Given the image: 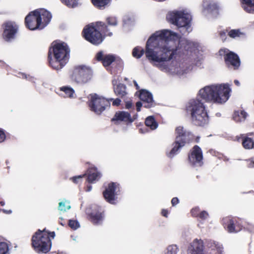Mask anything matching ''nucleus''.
<instances>
[{"label":"nucleus","instance_id":"2","mask_svg":"<svg viewBox=\"0 0 254 254\" xmlns=\"http://www.w3.org/2000/svg\"><path fill=\"white\" fill-rule=\"evenodd\" d=\"M70 52V48L66 43L54 41L49 47L48 54L50 66L57 70L63 68L69 61Z\"/></svg>","mask_w":254,"mask_h":254},{"label":"nucleus","instance_id":"33","mask_svg":"<svg viewBox=\"0 0 254 254\" xmlns=\"http://www.w3.org/2000/svg\"><path fill=\"white\" fill-rule=\"evenodd\" d=\"M144 53V51L142 48L137 47L133 49L132 55L133 57L139 59L143 55Z\"/></svg>","mask_w":254,"mask_h":254},{"label":"nucleus","instance_id":"16","mask_svg":"<svg viewBox=\"0 0 254 254\" xmlns=\"http://www.w3.org/2000/svg\"><path fill=\"white\" fill-rule=\"evenodd\" d=\"M203 153L201 149L197 145H194L188 154V161L192 167H201L203 164Z\"/></svg>","mask_w":254,"mask_h":254},{"label":"nucleus","instance_id":"43","mask_svg":"<svg viewBox=\"0 0 254 254\" xmlns=\"http://www.w3.org/2000/svg\"><path fill=\"white\" fill-rule=\"evenodd\" d=\"M70 206L67 207H65V204L64 202H60L59 203L58 209L59 210L62 211H65L66 210L69 209L70 208Z\"/></svg>","mask_w":254,"mask_h":254},{"label":"nucleus","instance_id":"41","mask_svg":"<svg viewBox=\"0 0 254 254\" xmlns=\"http://www.w3.org/2000/svg\"><path fill=\"white\" fill-rule=\"evenodd\" d=\"M200 212V209L198 207H194L190 210L191 215L193 217H197Z\"/></svg>","mask_w":254,"mask_h":254},{"label":"nucleus","instance_id":"11","mask_svg":"<svg viewBox=\"0 0 254 254\" xmlns=\"http://www.w3.org/2000/svg\"><path fill=\"white\" fill-rule=\"evenodd\" d=\"M92 76V71L90 67L81 65L75 66L70 75L72 80L80 84H84L89 81Z\"/></svg>","mask_w":254,"mask_h":254},{"label":"nucleus","instance_id":"58","mask_svg":"<svg viewBox=\"0 0 254 254\" xmlns=\"http://www.w3.org/2000/svg\"><path fill=\"white\" fill-rule=\"evenodd\" d=\"M199 137H198V136H197V137L196 138V139H195V141H196V142H199Z\"/></svg>","mask_w":254,"mask_h":254},{"label":"nucleus","instance_id":"51","mask_svg":"<svg viewBox=\"0 0 254 254\" xmlns=\"http://www.w3.org/2000/svg\"><path fill=\"white\" fill-rule=\"evenodd\" d=\"M59 224H60L62 226H64L65 225V220L63 218H59Z\"/></svg>","mask_w":254,"mask_h":254},{"label":"nucleus","instance_id":"46","mask_svg":"<svg viewBox=\"0 0 254 254\" xmlns=\"http://www.w3.org/2000/svg\"><path fill=\"white\" fill-rule=\"evenodd\" d=\"M219 35L223 41L226 39V32L224 31H221L219 32Z\"/></svg>","mask_w":254,"mask_h":254},{"label":"nucleus","instance_id":"53","mask_svg":"<svg viewBox=\"0 0 254 254\" xmlns=\"http://www.w3.org/2000/svg\"><path fill=\"white\" fill-rule=\"evenodd\" d=\"M133 83H134V85L135 87H136V89H137V90L139 89V86L138 85V84L136 82V81L134 80L133 81Z\"/></svg>","mask_w":254,"mask_h":254},{"label":"nucleus","instance_id":"29","mask_svg":"<svg viewBox=\"0 0 254 254\" xmlns=\"http://www.w3.org/2000/svg\"><path fill=\"white\" fill-rule=\"evenodd\" d=\"M247 116V113L243 110L235 111L233 115V119L236 122L244 121Z\"/></svg>","mask_w":254,"mask_h":254},{"label":"nucleus","instance_id":"26","mask_svg":"<svg viewBox=\"0 0 254 254\" xmlns=\"http://www.w3.org/2000/svg\"><path fill=\"white\" fill-rule=\"evenodd\" d=\"M96 28L104 36V39L106 36H111L113 34L108 29V25L102 21H97L94 24Z\"/></svg>","mask_w":254,"mask_h":254},{"label":"nucleus","instance_id":"9","mask_svg":"<svg viewBox=\"0 0 254 254\" xmlns=\"http://www.w3.org/2000/svg\"><path fill=\"white\" fill-rule=\"evenodd\" d=\"M167 21L179 27H189L191 20V15L182 11H171L167 16Z\"/></svg>","mask_w":254,"mask_h":254},{"label":"nucleus","instance_id":"52","mask_svg":"<svg viewBox=\"0 0 254 254\" xmlns=\"http://www.w3.org/2000/svg\"><path fill=\"white\" fill-rule=\"evenodd\" d=\"M248 167L250 168H254V160H250V163L248 164Z\"/></svg>","mask_w":254,"mask_h":254},{"label":"nucleus","instance_id":"22","mask_svg":"<svg viewBox=\"0 0 254 254\" xmlns=\"http://www.w3.org/2000/svg\"><path fill=\"white\" fill-rule=\"evenodd\" d=\"M139 99L144 102V107L149 108L153 105V99L152 94L148 91L141 89L140 90Z\"/></svg>","mask_w":254,"mask_h":254},{"label":"nucleus","instance_id":"57","mask_svg":"<svg viewBox=\"0 0 254 254\" xmlns=\"http://www.w3.org/2000/svg\"><path fill=\"white\" fill-rule=\"evenodd\" d=\"M4 204H5V203L4 201H0V205L1 206H3Z\"/></svg>","mask_w":254,"mask_h":254},{"label":"nucleus","instance_id":"1","mask_svg":"<svg viewBox=\"0 0 254 254\" xmlns=\"http://www.w3.org/2000/svg\"><path fill=\"white\" fill-rule=\"evenodd\" d=\"M176 34L171 31H157L148 39L145 55L150 62L158 63L168 62L175 58L179 50V43L173 39Z\"/></svg>","mask_w":254,"mask_h":254},{"label":"nucleus","instance_id":"49","mask_svg":"<svg viewBox=\"0 0 254 254\" xmlns=\"http://www.w3.org/2000/svg\"><path fill=\"white\" fill-rule=\"evenodd\" d=\"M169 212L167 209H163L161 211V215L165 217H168Z\"/></svg>","mask_w":254,"mask_h":254},{"label":"nucleus","instance_id":"8","mask_svg":"<svg viewBox=\"0 0 254 254\" xmlns=\"http://www.w3.org/2000/svg\"><path fill=\"white\" fill-rule=\"evenodd\" d=\"M176 134L175 140L173 143V147L167 154L169 157L172 158L176 154L178 151L185 146L187 143H189L191 140L192 134L190 132L187 131L182 126L176 127L175 129Z\"/></svg>","mask_w":254,"mask_h":254},{"label":"nucleus","instance_id":"56","mask_svg":"<svg viewBox=\"0 0 254 254\" xmlns=\"http://www.w3.org/2000/svg\"><path fill=\"white\" fill-rule=\"evenodd\" d=\"M234 83L237 86H239L240 85V83H239V81L237 80H235Z\"/></svg>","mask_w":254,"mask_h":254},{"label":"nucleus","instance_id":"48","mask_svg":"<svg viewBox=\"0 0 254 254\" xmlns=\"http://www.w3.org/2000/svg\"><path fill=\"white\" fill-rule=\"evenodd\" d=\"M132 104L131 101H127L126 102L125 107L126 109H129L131 108L132 107Z\"/></svg>","mask_w":254,"mask_h":254},{"label":"nucleus","instance_id":"28","mask_svg":"<svg viewBox=\"0 0 254 254\" xmlns=\"http://www.w3.org/2000/svg\"><path fill=\"white\" fill-rule=\"evenodd\" d=\"M95 7L100 10H103L110 6L112 0H91Z\"/></svg>","mask_w":254,"mask_h":254},{"label":"nucleus","instance_id":"54","mask_svg":"<svg viewBox=\"0 0 254 254\" xmlns=\"http://www.w3.org/2000/svg\"><path fill=\"white\" fill-rule=\"evenodd\" d=\"M2 211L4 213H6V214H10L12 212L11 210H5V209H2Z\"/></svg>","mask_w":254,"mask_h":254},{"label":"nucleus","instance_id":"44","mask_svg":"<svg viewBox=\"0 0 254 254\" xmlns=\"http://www.w3.org/2000/svg\"><path fill=\"white\" fill-rule=\"evenodd\" d=\"M6 138V134L5 130L1 128H0V143L4 141Z\"/></svg>","mask_w":254,"mask_h":254},{"label":"nucleus","instance_id":"47","mask_svg":"<svg viewBox=\"0 0 254 254\" xmlns=\"http://www.w3.org/2000/svg\"><path fill=\"white\" fill-rule=\"evenodd\" d=\"M179 202V200L178 197H173L171 200V203L172 206H175Z\"/></svg>","mask_w":254,"mask_h":254},{"label":"nucleus","instance_id":"37","mask_svg":"<svg viewBox=\"0 0 254 254\" xmlns=\"http://www.w3.org/2000/svg\"><path fill=\"white\" fill-rule=\"evenodd\" d=\"M68 225L71 229L74 230H76L80 227L79 222L75 220H69Z\"/></svg>","mask_w":254,"mask_h":254},{"label":"nucleus","instance_id":"39","mask_svg":"<svg viewBox=\"0 0 254 254\" xmlns=\"http://www.w3.org/2000/svg\"><path fill=\"white\" fill-rule=\"evenodd\" d=\"M106 21L109 25L116 26L117 24V20L115 17H108L106 18Z\"/></svg>","mask_w":254,"mask_h":254},{"label":"nucleus","instance_id":"45","mask_svg":"<svg viewBox=\"0 0 254 254\" xmlns=\"http://www.w3.org/2000/svg\"><path fill=\"white\" fill-rule=\"evenodd\" d=\"M108 100H109L110 102L111 101H113L112 105L113 106H119L121 104V100L119 98H116L115 99L110 98Z\"/></svg>","mask_w":254,"mask_h":254},{"label":"nucleus","instance_id":"42","mask_svg":"<svg viewBox=\"0 0 254 254\" xmlns=\"http://www.w3.org/2000/svg\"><path fill=\"white\" fill-rule=\"evenodd\" d=\"M209 216V214L208 212L205 210L200 211L198 217L199 218H200L201 220H205Z\"/></svg>","mask_w":254,"mask_h":254},{"label":"nucleus","instance_id":"10","mask_svg":"<svg viewBox=\"0 0 254 254\" xmlns=\"http://www.w3.org/2000/svg\"><path fill=\"white\" fill-rule=\"evenodd\" d=\"M90 99L87 104L90 110L97 115H100L107 108L110 107V103L108 99L99 96L96 93L90 94Z\"/></svg>","mask_w":254,"mask_h":254},{"label":"nucleus","instance_id":"3","mask_svg":"<svg viewBox=\"0 0 254 254\" xmlns=\"http://www.w3.org/2000/svg\"><path fill=\"white\" fill-rule=\"evenodd\" d=\"M230 92L228 84H224L206 86L199 91L198 94L206 102L221 104L228 100Z\"/></svg>","mask_w":254,"mask_h":254},{"label":"nucleus","instance_id":"27","mask_svg":"<svg viewBox=\"0 0 254 254\" xmlns=\"http://www.w3.org/2000/svg\"><path fill=\"white\" fill-rule=\"evenodd\" d=\"M241 7L247 13L254 14V0H240Z\"/></svg>","mask_w":254,"mask_h":254},{"label":"nucleus","instance_id":"12","mask_svg":"<svg viewBox=\"0 0 254 254\" xmlns=\"http://www.w3.org/2000/svg\"><path fill=\"white\" fill-rule=\"evenodd\" d=\"M82 35L86 41L94 45H98L104 40V36L93 23L86 26L82 30Z\"/></svg>","mask_w":254,"mask_h":254},{"label":"nucleus","instance_id":"14","mask_svg":"<svg viewBox=\"0 0 254 254\" xmlns=\"http://www.w3.org/2000/svg\"><path fill=\"white\" fill-rule=\"evenodd\" d=\"M119 190L120 185L117 183L111 182L103 191V197L107 202L115 204L116 203L118 192Z\"/></svg>","mask_w":254,"mask_h":254},{"label":"nucleus","instance_id":"31","mask_svg":"<svg viewBox=\"0 0 254 254\" xmlns=\"http://www.w3.org/2000/svg\"><path fill=\"white\" fill-rule=\"evenodd\" d=\"M60 90L64 93L65 97L71 98L74 93V90L68 86H63L60 88Z\"/></svg>","mask_w":254,"mask_h":254},{"label":"nucleus","instance_id":"34","mask_svg":"<svg viewBox=\"0 0 254 254\" xmlns=\"http://www.w3.org/2000/svg\"><path fill=\"white\" fill-rule=\"evenodd\" d=\"M61 2L69 8H74L78 5V0H60Z\"/></svg>","mask_w":254,"mask_h":254},{"label":"nucleus","instance_id":"17","mask_svg":"<svg viewBox=\"0 0 254 254\" xmlns=\"http://www.w3.org/2000/svg\"><path fill=\"white\" fill-rule=\"evenodd\" d=\"M3 32L2 38L6 42H11L15 39L17 33L18 27L14 22L6 21L2 25Z\"/></svg>","mask_w":254,"mask_h":254},{"label":"nucleus","instance_id":"4","mask_svg":"<svg viewBox=\"0 0 254 254\" xmlns=\"http://www.w3.org/2000/svg\"><path fill=\"white\" fill-rule=\"evenodd\" d=\"M186 111L190 115L192 123L197 126H204L209 122V116L204 104L201 100L193 99L188 103Z\"/></svg>","mask_w":254,"mask_h":254},{"label":"nucleus","instance_id":"15","mask_svg":"<svg viewBox=\"0 0 254 254\" xmlns=\"http://www.w3.org/2000/svg\"><path fill=\"white\" fill-rule=\"evenodd\" d=\"M222 224L224 228L229 233H237L243 228L241 220L237 217L227 216L222 220Z\"/></svg>","mask_w":254,"mask_h":254},{"label":"nucleus","instance_id":"5","mask_svg":"<svg viewBox=\"0 0 254 254\" xmlns=\"http://www.w3.org/2000/svg\"><path fill=\"white\" fill-rule=\"evenodd\" d=\"M52 15L45 9H37L31 11L25 18L26 28L31 30H42L50 22Z\"/></svg>","mask_w":254,"mask_h":254},{"label":"nucleus","instance_id":"24","mask_svg":"<svg viewBox=\"0 0 254 254\" xmlns=\"http://www.w3.org/2000/svg\"><path fill=\"white\" fill-rule=\"evenodd\" d=\"M87 181L89 183H93L98 181L101 176L100 173L95 167H90L87 171Z\"/></svg>","mask_w":254,"mask_h":254},{"label":"nucleus","instance_id":"30","mask_svg":"<svg viewBox=\"0 0 254 254\" xmlns=\"http://www.w3.org/2000/svg\"><path fill=\"white\" fill-rule=\"evenodd\" d=\"M145 124L151 129H155L158 127V123L153 116L148 117L145 120Z\"/></svg>","mask_w":254,"mask_h":254},{"label":"nucleus","instance_id":"19","mask_svg":"<svg viewBox=\"0 0 254 254\" xmlns=\"http://www.w3.org/2000/svg\"><path fill=\"white\" fill-rule=\"evenodd\" d=\"M88 220L94 225L101 224L104 218V211L101 208L93 209L87 215Z\"/></svg>","mask_w":254,"mask_h":254},{"label":"nucleus","instance_id":"32","mask_svg":"<svg viewBox=\"0 0 254 254\" xmlns=\"http://www.w3.org/2000/svg\"><path fill=\"white\" fill-rule=\"evenodd\" d=\"M203 6L205 9L210 11H214L218 9V6L216 3L207 1L203 2Z\"/></svg>","mask_w":254,"mask_h":254},{"label":"nucleus","instance_id":"6","mask_svg":"<svg viewBox=\"0 0 254 254\" xmlns=\"http://www.w3.org/2000/svg\"><path fill=\"white\" fill-rule=\"evenodd\" d=\"M94 59L100 62L106 70L112 74H116L123 69V60L115 55L106 54L103 51H100L96 53Z\"/></svg>","mask_w":254,"mask_h":254},{"label":"nucleus","instance_id":"36","mask_svg":"<svg viewBox=\"0 0 254 254\" xmlns=\"http://www.w3.org/2000/svg\"><path fill=\"white\" fill-rule=\"evenodd\" d=\"M178 251V248L176 245L169 246L165 254H177Z\"/></svg>","mask_w":254,"mask_h":254},{"label":"nucleus","instance_id":"38","mask_svg":"<svg viewBox=\"0 0 254 254\" xmlns=\"http://www.w3.org/2000/svg\"><path fill=\"white\" fill-rule=\"evenodd\" d=\"M8 251V246L5 242H0V254H6Z\"/></svg>","mask_w":254,"mask_h":254},{"label":"nucleus","instance_id":"7","mask_svg":"<svg viewBox=\"0 0 254 254\" xmlns=\"http://www.w3.org/2000/svg\"><path fill=\"white\" fill-rule=\"evenodd\" d=\"M55 237V232H50L46 228L38 229L32 236L31 245L37 253H47L50 251L52 245L51 238Z\"/></svg>","mask_w":254,"mask_h":254},{"label":"nucleus","instance_id":"23","mask_svg":"<svg viewBox=\"0 0 254 254\" xmlns=\"http://www.w3.org/2000/svg\"><path fill=\"white\" fill-rule=\"evenodd\" d=\"M112 84L114 93L117 96L123 98L127 95V92L126 85L122 83L117 84L116 80H113Z\"/></svg>","mask_w":254,"mask_h":254},{"label":"nucleus","instance_id":"13","mask_svg":"<svg viewBox=\"0 0 254 254\" xmlns=\"http://www.w3.org/2000/svg\"><path fill=\"white\" fill-rule=\"evenodd\" d=\"M220 56L223 55L225 64L228 68L236 70L240 66V59L237 54L227 49H220L219 51Z\"/></svg>","mask_w":254,"mask_h":254},{"label":"nucleus","instance_id":"50","mask_svg":"<svg viewBox=\"0 0 254 254\" xmlns=\"http://www.w3.org/2000/svg\"><path fill=\"white\" fill-rule=\"evenodd\" d=\"M142 106V104L140 102H137L136 103V110L137 112H139L140 111L141 107Z\"/></svg>","mask_w":254,"mask_h":254},{"label":"nucleus","instance_id":"25","mask_svg":"<svg viewBox=\"0 0 254 254\" xmlns=\"http://www.w3.org/2000/svg\"><path fill=\"white\" fill-rule=\"evenodd\" d=\"M209 254H222L223 247L222 244L216 242H209L207 244Z\"/></svg>","mask_w":254,"mask_h":254},{"label":"nucleus","instance_id":"40","mask_svg":"<svg viewBox=\"0 0 254 254\" xmlns=\"http://www.w3.org/2000/svg\"><path fill=\"white\" fill-rule=\"evenodd\" d=\"M86 175V174H84L83 175H82L74 176L71 178L70 180H71L74 183L78 184L79 183H81V179Z\"/></svg>","mask_w":254,"mask_h":254},{"label":"nucleus","instance_id":"20","mask_svg":"<svg viewBox=\"0 0 254 254\" xmlns=\"http://www.w3.org/2000/svg\"><path fill=\"white\" fill-rule=\"evenodd\" d=\"M204 250L203 242L201 240L195 239L189 247L190 254H203Z\"/></svg>","mask_w":254,"mask_h":254},{"label":"nucleus","instance_id":"21","mask_svg":"<svg viewBox=\"0 0 254 254\" xmlns=\"http://www.w3.org/2000/svg\"><path fill=\"white\" fill-rule=\"evenodd\" d=\"M253 132H250L247 134H241L240 136H237L238 141L241 139L243 147L246 149H251L254 148V140L249 136L253 135Z\"/></svg>","mask_w":254,"mask_h":254},{"label":"nucleus","instance_id":"35","mask_svg":"<svg viewBox=\"0 0 254 254\" xmlns=\"http://www.w3.org/2000/svg\"><path fill=\"white\" fill-rule=\"evenodd\" d=\"M228 35L232 38H236L241 37V36L244 35V34L241 32L240 29H238L231 30L228 32Z\"/></svg>","mask_w":254,"mask_h":254},{"label":"nucleus","instance_id":"55","mask_svg":"<svg viewBox=\"0 0 254 254\" xmlns=\"http://www.w3.org/2000/svg\"><path fill=\"white\" fill-rule=\"evenodd\" d=\"M91 189H92V186L91 185L87 186L86 191H90L91 190Z\"/></svg>","mask_w":254,"mask_h":254},{"label":"nucleus","instance_id":"18","mask_svg":"<svg viewBox=\"0 0 254 254\" xmlns=\"http://www.w3.org/2000/svg\"><path fill=\"white\" fill-rule=\"evenodd\" d=\"M137 115H134L131 117L130 114L127 112L123 111H119L116 112L111 121L115 125H119L121 123L125 125H128L131 124L137 118Z\"/></svg>","mask_w":254,"mask_h":254}]
</instances>
